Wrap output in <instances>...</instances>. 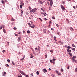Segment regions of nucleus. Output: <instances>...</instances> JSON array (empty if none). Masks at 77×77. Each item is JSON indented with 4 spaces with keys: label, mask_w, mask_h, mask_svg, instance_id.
I'll list each match as a JSON object with an SVG mask.
<instances>
[{
    "label": "nucleus",
    "mask_w": 77,
    "mask_h": 77,
    "mask_svg": "<svg viewBox=\"0 0 77 77\" xmlns=\"http://www.w3.org/2000/svg\"><path fill=\"white\" fill-rule=\"evenodd\" d=\"M29 9H30V10H31V9H32V8L30 7V6H29Z\"/></svg>",
    "instance_id": "obj_38"
},
{
    "label": "nucleus",
    "mask_w": 77,
    "mask_h": 77,
    "mask_svg": "<svg viewBox=\"0 0 77 77\" xmlns=\"http://www.w3.org/2000/svg\"><path fill=\"white\" fill-rule=\"evenodd\" d=\"M52 19H53V20H55V17L54 16H53L52 17Z\"/></svg>",
    "instance_id": "obj_32"
},
{
    "label": "nucleus",
    "mask_w": 77,
    "mask_h": 77,
    "mask_svg": "<svg viewBox=\"0 0 77 77\" xmlns=\"http://www.w3.org/2000/svg\"><path fill=\"white\" fill-rule=\"evenodd\" d=\"M7 61L9 63H10L11 62V60H10L8 59L7 60Z\"/></svg>",
    "instance_id": "obj_21"
},
{
    "label": "nucleus",
    "mask_w": 77,
    "mask_h": 77,
    "mask_svg": "<svg viewBox=\"0 0 77 77\" xmlns=\"http://www.w3.org/2000/svg\"><path fill=\"white\" fill-rule=\"evenodd\" d=\"M61 8L62 9V10H65V8H64L63 7H62Z\"/></svg>",
    "instance_id": "obj_33"
},
{
    "label": "nucleus",
    "mask_w": 77,
    "mask_h": 77,
    "mask_svg": "<svg viewBox=\"0 0 77 77\" xmlns=\"http://www.w3.org/2000/svg\"><path fill=\"white\" fill-rule=\"evenodd\" d=\"M28 24H29V26H31V24H30V23H28Z\"/></svg>",
    "instance_id": "obj_48"
},
{
    "label": "nucleus",
    "mask_w": 77,
    "mask_h": 77,
    "mask_svg": "<svg viewBox=\"0 0 77 77\" xmlns=\"http://www.w3.org/2000/svg\"><path fill=\"white\" fill-rule=\"evenodd\" d=\"M44 33H46V30H44Z\"/></svg>",
    "instance_id": "obj_28"
},
{
    "label": "nucleus",
    "mask_w": 77,
    "mask_h": 77,
    "mask_svg": "<svg viewBox=\"0 0 77 77\" xmlns=\"http://www.w3.org/2000/svg\"><path fill=\"white\" fill-rule=\"evenodd\" d=\"M20 4L21 5H22V6H24V3L21 2L20 3Z\"/></svg>",
    "instance_id": "obj_17"
},
{
    "label": "nucleus",
    "mask_w": 77,
    "mask_h": 77,
    "mask_svg": "<svg viewBox=\"0 0 77 77\" xmlns=\"http://www.w3.org/2000/svg\"><path fill=\"white\" fill-rule=\"evenodd\" d=\"M77 58V57L76 56H74L73 57H71V60H75V58Z\"/></svg>",
    "instance_id": "obj_2"
},
{
    "label": "nucleus",
    "mask_w": 77,
    "mask_h": 77,
    "mask_svg": "<svg viewBox=\"0 0 77 77\" xmlns=\"http://www.w3.org/2000/svg\"><path fill=\"white\" fill-rule=\"evenodd\" d=\"M68 49H70V48H71V47H70V46H68L67 47Z\"/></svg>",
    "instance_id": "obj_26"
},
{
    "label": "nucleus",
    "mask_w": 77,
    "mask_h": 77,
    "mask_svg": "<svg viewBox=\"0 0 77 77\" xmlns=\"http://www.w3.org/2000/svg\"><path fill=\"white\" fill-rule=\"evenodd\" d=\"M55 72H56V73H57V74H58V73H59V71H57V70L55 71Z\"/></svg>",
    "instance_id": "obj_22"
},
{
    "label": "nucleus",
    "mask_w": 77,
    "mask_h": 77,
    "mask_svg": "<svg viewBox=\"0 0 77 77\" xmlns=\"http://www.w3.org/2000/svg\"><path fill=\"white\" fill-rule=\"evenodd\" d=\"M67 69H69V66H68L67 67Z\"/></svg>",
    "instance_id": "obj_59"
},
{
    "label": "nucleus",
    "mask_w": 77,
    "mask_h": 77,
    "mask_svg": "<svg viewBox=\"0 0 77 77\" xmlns=\"http://www.w3.org/2000/svg\"><path fill=\"white\" fill-rule=\"evenodd\" d=\"M31 75H32V76H33V73L31 74Z\"/></svg>",
    "instance_id": "obj_47"
},
{
    "label": "nucleus",
    "mask_w": 77,
    "mask_h": 77,
    "mask_svg": "<svg viewBox=\"0 0 77 77\" xmlns=\"http://www.w3.org/2000/svg\"><path fill=\"white\" fill-rule=\"evenodd\" d=\"M13 29H14V30H17V28L16 27H14L13 28Z\"/></svg>",
    "instance_id": "obj_37"
},
{
    "label": "nucleus",
    "mask_w": 77,
    "mask_h": 77,
    "mask_svg": "<svg viewBox=\"0 0 77 77\" xmlns=\"http://www.w3.org/2000/svg\"><path fill=\"white\" fill-rule=\"evenodd\" d=\"M6 74V73L5 72H4V74L3 73V76H4V75H5V74Z\"/></svg>",
    "instance_id": "obj_14"
},
{
    "label": "nucleus",
    "mask_w": 77,
    "mask_h": 77,
    "mask_svg": "<svg viewBox=\"0 0 77 77\" xmlns=\"http://www.w3.org/2000/svg\"><path fill=\"white\" fill-rule=\"evenodd\" d=\"M2 3L3 4H4V1H2Z\"/></svg>",
    "instance_id": "obj_42"
},
{
    "label": "nucleus",
    "mask_w": 77,
    "mask_h": 77,
    "mask_svg": "<svg viewBox=\"0 0 77 77\" xmlns=\"http://www.w3.org/2000/svg\"><path fill=\"white\" fill-rule=\"evenodd\" d=\"M19 72L21 73V74H22V75H26L25 77H29V75H26V74L24 73V72H23L21 70H20L19 71Z\"/></svg>",
    "instance_id": "obj_1"
},
{
    "label": "nucleus",
    "mask_w": 77,
    "mask_h": 77,
    "mask_svg": "<svg viewBox=\"0 0 77 77\" xmlns=\"http://www.w3.org/2000/svg\"><path fill=\"white\" fill-rule=\"evenodd\" d=\"M39 19L41 21H42V19H41L40 18H39Z\"/></svg>",
    "instance_id": "obj_49"
},
{
    "label": "nucleus",
    "mask_w": 77,
    "mask_h": 77,
    "mask_svg": "<svg viewBox=\"0 0 77 77\" xmlns=\"http://www.w3.org/2000/svg\"><path fill=\"white\" fill-rule=\"evenodd\" d=\"M50 52H51V53H53V51L52 50H51V51H50Z\"/></svg>",
    "instance_id": "obj_43"
},
{
    "label": "nucleus",
    "mask_w": 77,
    "mask_h": 77,
    "mask_svg": "<svg viewBox=\"0 0 77 77\" xmlns=\"http://www.w3.org/2000/svg\"><path fill=\"white\" fill-rule=\"evenodd\" d=\"M12 64L13 65H15V64H14V62H12Z\"/></svg>",
    "instance_id": "obj_50"
},
{
    "label": "nucleus",
    "mask_w": 77,
    "mask_h": 77,
    "mask_svg": "<svg viewBox=\"0 0 77 77\" xmlns=\"http://www.w3.org/2000/svg\"><path fill=\"white\" fill-rule=\"evenodd\" d=\"M27 33H30V31L28 30V31H27Z\"/></svg>",
    "instance_id": "obj_30"
},
{
    "label": "nucleus",
    "mask_w": 77,
    "mask_h": 77,
    "mask_svg": "<svg viewBox=\"0 0 77 77\" xmlns=\"http://www.w3.org/2000/svg\"><path fill=\"white\" fill-rule=\"evenodd\" d=\"M3 31L4 32V33H6V30H5V29H3Z\"/></svg>",
    "instance_id": "obj_10"
},
{
    "label": "nucleus",
    "mask_w": 77,
    "mask_h": 77,
    "mask_svg": "<svg viewBox=\"0 0 77 77\" xmlns=\"http://www.w3.org/2000/svg\"><path fill=\"white\" fill-rule=\"evenodd\" d=\"M61 8H62L63 7V5H61Z\"/></svg>",
    "instance_id": "obj_44"
},
{
    "label": "nucleus",
    "mask_w": 77,
    "mask_h": 77,
    "mask_svg": "<svg viewBox=\"0 0 77 77\" xmlns=\"http://www.w3.org/2000/svg\"><path fill=\"white\" fill-rule=\"evenodd\" d=\"M67 51L69 52V53H71V51L69 49H67Z\"/></svg>",
    "instance_id": "obj_6"
},
{
    "label": "nucleus",
    "mask_w": 77,
    "mask_h": 77,
    "mask_svg": "<svg viewBox=\"0 0 77 77\" xmlns=\"http://www.w3.org/2000/svg\"><path fill=\"white\" fill-rule=\"evenodd\" d=\"M41 14H44V13L41 12Z\"/></svg>",
    "instance_id": "obj_64"
},
{
    "label": "nucleus",
    "mask_w": 77,
    "mask_h": 77,
    "mask_svg": "<svg viewBox=\"0 0 77 77\" xmlns=\"http://www.w3.org/2000/svg\"><path fill=\"white\" fill-rule=\"evenodd\" d=\"M61 71L62 72H63V69H61Z\"/></svg>",
    "instance_id": "obj_36"
},
{
    "label": "nucleus",
    "mask_w": 77,
    "mask_h": 77,
    "mask_svg": "<svg viewBox=\"0 0 77 77\" xmlns=\"http://www.w3.org/2000/svg\"><path fill=\"white\" fill-rule=\"evenodd\" d=\"M15 36H17L18 35H17V34H15Z\"/></svg>",
    "instance_id": "obj_61"
},
{
    "label": "nucleus",
    "mask_w": 77,
    "mask_h": 77,
    "mask_svg": "<svg viewBox=\"0 0 77 77\" xmlns=\"http://www.w3.org/2000/svg\"><path fill=\"white\" fill-rule=\"evenodd\" d=\"M69 54L70 56H72V54L71 53H69Z\"/></svg>",
    "instance_id": "obj_12"
},
{
    "label": "nucleus",
    "mask_w": 77,
    "mask_h": 77,
    "mask_svg": "<svg viewBox=\"0 0 77 77\" xmlns=\"http://www.w3.org/2000/svg\"><path fill=\"white\" fill-rule=\"evenodd\" d=\"M35 50H38V48H35Z\"/></svg>",
    "instance_id": "obj_58"
},
{
    "label": "nucleus",
    "mask_w": 77,
    "mask_h": 77,
    "mask_svg": "<svg viewBox=\"0 0 77 77\" xmlns=\"http://www.w3.org/2000/svg\"><path fill=\"white\" fill-rule=\"evenodd\" d=\"M30 58H32L33 57V56L31 54H30Z\"/></svg>",
    "instance_id": "obj_11"
},
{
    "label": "nucleus",
    "mask_w": 77,
    "mask_h": 77,
    "mask_svg": "<svg viewBox=\"0 0 77 77\" xmlns=\"http://www.w3.org/2000/svg\"><path fill=\"white\" fill-rule=\"evenodd\" d=\"M62 3L63 4V5H65V2L64 1H63L62 2Z\"/></svg>",
    "instance_id": "obj_27"
},
{
    "label": "nucleus",
    "mask_w": 77,
    "mask_h": 77,
    "mask_svg": "<svg viewBox=\"0 0 77 77\" xmlns=\"http://www.w3.org/2000/svg\"><path fill=\"white\" fill-rule=\"evenodd\" d=\"M75 70V71H76V72H77V68H76Z\"/></svg>",
    "instance_id": "obj_55"
},
{
    "label": "nucleus",
    "mask_w": 77,
    "mask_h": 77,
    "mask_svg": "<svg viewBox=\"0 0 77 77\" xmlns=\"http://www.w3.org/2000/svg\"><path fill=\"white\" fill-rule=\"evenodd\" d=\"M2 28H3V29H5V26H2Z\"/></svg>",
    "instance_id": "obj_35"
},
{
    "label": "nucleus",
    "mask_w": 77,
    "mask_h": 77,
    "mask_svg": "<svg viewBox=\"0 0 77 77\" xmlns=\"http://www.w3.org/2000/svg\"><path fill=\"white\" fill-rule=\"evenodd\" d=\"M36 10H37V9L36 8H34V9H32V12L33 13H34L35 12H36Z\"/></svg>",
    "instance_id": "obj_3"
},
{
    "label": "nucleus",
    "mask_w": 77,
    "mask_h": 77,
    "mask_svg": "<svg viewBox=\"0 0 77 77\" xmlns=\"http://www.w3.org/2000/svg\"><path fill=\"white\" fill-rule=\"evenodd\" d=\"M49 24H51V21H50L49 22Z\"/></svg>",
    "instance_id": "obj_39"
},
{
    "label": "nucleus",
    "mask_w": 77,
    "mask_h": 77,
    "mask_svg": "<svg viewBox=\"0 0 77 77\" xmlns=\"http://www.w3.org/2000/svg\"><path fill=\"white\" fill-rule=\"evenodd\" d=\"M55 60H56L54 58H53L52 60L53 61H55Z\"/></svg>",
    "instance_id": "obj_40"
},
{
    "label": "nucleus",
    "mask_w": 77,
    "mask_h": 77,
    "mask_svg": "<svg viewBox=\"0 0 77 77\" xmlns=\"http://www.w3.org/2000/svg\"><path fill=\"white\" fill-rule=\"evenodd\" d=\"M30 27H31V28H32V29H34V27L31 25L30 26Z\"/></svg>",
    "instance_id": "obj_25"
},
{
    "label": "nucleus",
    "mask_w": 77,
    "mask_h": 77,
    "mask_svg": "<svg viewBox=\"0 0 77 77\" xmlns=\"http://www.w3.org/2000/svg\"><path fill=\"white\" fill-rule=\"evenodd\" d=\"M43 15H44L45 16H46V15H47V14L45 13H44Z\"/></svg>",
    "instance_id": "obj_24"
},
{
    "label": "nucleus",
    "mask_w": 77,
    "mask_h": 77,
    "mask_svg": "<svg viewBox=\"0 0 77 77\" xmlns=\"http://www.w3.org/2000/svg\"><path fill=\"white\" fill-rule=\"evenodd\" d=\"M23 5H20V7L21 8H21H22V7H23Z\"/></svg>",
    "instance_id": "obj_20"
},
{
    "label": "nucleus",
    "mask_w": 77,
    "mask_h": 77,
    "mask_svg": "<svg viewBox=\"0 0 77 77\" xmlns=\"http://www.w3.org/2000/svg\"><path fill=\"white\" fill-rule=\"evenodd\" d=\"M54 30V29H53V28H51V30Z\"/></svg>",
    "instance_id": "obj_60"
},
{
    "label": "nucleus",
    "mask_w": 77,
    "mask_h": 77,
    "mask_svg": "<svg viewBox=\"0 0 77 77\" xmlns=\"http://www.w3.org/2000/svg\"><path fill=\"white\" fill-rule=\"evenodd\" d=\"M21 14H23V10H21Z\"/></svg>",
    "instance_id": "obj_19"
},
{
    "label": "nucleus",
    "mask_w": 77,
    "mask_h": 77,
    "mask_svg": "<svg viewBox=\"0 0 77 77\" xmlns=\"http://www.w3.org/2000/svg\"><path fill=\"white\" fill-rule=\"evenodd\" d=\"M5 66L7 67H8L9 66V65L8 64H6L5 65Z\"/></svg>",
    "instance_id": "obj_23"
},
{
    "label": "nucleus",
    "mask_w": 77,
    "mask_h": 77,
    "mask_svg": "<svg viewBox=\"0 0 77 77\" xmlns=\"http://www.w3.org/2000/svg\"><path fill=\"white\" fill-rule=\"evenodd\" d=\"M72 47H75V45H74V44L72 45Z\"/></svg>",
    "instance_id": "obj_34"
},
{
    "label": "nucleus",
    "mask_w": 77,
    "mask_h": 77,
    "mask_svg": "<svg viewBox=\"0 0 77 77\" xmlns=\"http://www.w3.org/2000/svg\"><path fill=\"white\" fill-rule=\"evenodd\" d=\"M73 8H74V9H75V6H73Z\"/></svg>",
    "instance_id": "obj_41"
},
{
    "label": "nucleus",
    "mask_w": 77,
    "mask_h": 77,
    "mask_svg": "<svg viewBox=\"0 0 77 77\" xmlns=\"http://www.w3.org/2000/svg\"><path fill=\"white\" fill-rule=\"evenodd\" d=\"M18 77H22V75H21V74H19L17 76Z\"/></svg>",
    "instance_id": "obj_8"
},
{
    "label": "nucleus",
    "mask_w": 77,
    "mask_h": 77,
    "mask_svg": "<svg viewBox=\"0 0 77 77\" xmlns=\"http://www.w3.org/2000/svg\"><path fill=\"white\" fill-rule=\"evenodd\" d=\"M24 57H23L22 58V59H20L21 60H24Z\"/></svg>",
    "instance_id": "obj_31"
},
{
    "label": "nucleus",
    "mask_w": 77,
    "mask_h": 77,
    "mask_svg": "<svg viewBox=\"0 0 77 77\" xmlns=\"http://www.w3.org/2000/svg\"><path fill=\"white\" fill-rule=\"evenodd\" d=\"M59 33H59V32H57V34H58V35H59Z\"/></svg>",
    "instance_id": "obj_62"
},
{
    "label": "nucleus",
    "mask_w": 77,
    "mask_h": 77,
    "mask_svg": "<svg viewBox=\"0 0 77 77\" xmlns=\"http://www.w3.org/2000/svg\"><path fill=\"white\" fill-rule=\"evenodd\" d=\"M38 3L40 4H42V3H43V2H42V1H38Z\"/></svg>",
    "instance_id": "obj_7"
},
{
    "label": "nucleus",
    "mask_w": 77,
    "mask_h": 77,
    "mask_svg": "<svg viewBox=\"0 0 77 77\" xmlns=\"http://www.w3.org/2000/svg\"><path fill=\"white\" fill-rule=\"evenodd\" d=\"M50 62H51V63L52 62V60H50Z\"/></svg>",
    "instance_id": "obj_51"
},
{
    "label": "nucleus",
    "mask_w": 77,
    "mask_h": 77,
    "mask_svg": "<svg viewBox=\"0 0 77 77\" xmlns=\"http://www.w3.org/2000/svg\"><path fill=\"white\" fill-rule=\"evenodd\" d=\"M54 39L55 41H57V40H56V38H54Z\"/></svg>",
    "instance_id": "obj_56"
},
{
    "label": "nucleus",
    "mask_w": 77,
    "mask_h": 77,
    "mask_svg": "<svg viewBox=\"0 0 77 77\" xmlns=\"http://www.w3.org/2000/svg\"><path fill=\"white\" fill-rule=\"evenodd\" d=\"M56 26H57V27H59V25H58V24H57L56 25Z\"/></svg>",
    "instance_id": "obj_53"
},
{
    "label": "nucleus",
    "mask_w": 77,
    "mask_h": 77,
    "mask_svg": "<svg viewBox=\"0 0 77 77\" xmlns=\"http://www.w3.org/2000/svg\"><path fill=\"white\" fill-rule=\"evenodd\" d=\"M52 5H53V2L52 1H50V6H52Z\"/></svg>",
    "instance_id": "obj_9"
},
{
    "label": "nucleus",
    "mask_w": 77,
    "mask_h": 77,
    "mask_svg": "<svg viewBox=\"0 0 77 77\" xmlns=\"http://www.w3.org/2000/svg\"><path fill=\"white\" fill-rule=\"evenodd\" d=\"M57 74L58 75H61V73L60 72L58 73Z\"/></svg>",
    "instance_id": "obj_16"
},
{
    "label": "nucleus",
    "mask_w": 77,
    "mask_h": 77,
    "mask_svg": "<svg viewBox=\"0 0 77 77\" xmlns=\"http://www.w3.org/2000/svg\"><path fill=\"white\" fill-rule=\"evenodd\" d=\"M70 29L71 30L72 29V30H74V29H73V28H72V27H70Z\"/></svg>",
    "instance_id": "obj_29"
},
{
    "label": "nucleus",
    "mask_w": 77,
    "mask_h": 77,
    "mask_svg": "<svg viewBox=\"0 0 77 77\" xmlns=\"http://www.w3.org/2000/svg\"><path fill=\"white\" fill-rule=\"evenodd\" d=\"M42 71L44 73H45V72H47V70L45 69H43Z\"/></svg>",
    "instance_id": "obj_4"
},
{
    "label": "nucleus",
    "mask_w": 77,
    "mask_h": 77,
    "mask_svg": "<svg viewBox=\"0 0 77 77\" xmlns=\"http://www.w3.org/2000/svg\"><path fill=\"white\" fill-rule=\"evenodd\" d=\"M47 55H45V58H47Z\"/></svg>",
    "instance_id": "obj_46"
},
{
    "label": "nucleus",
    "mask_w": 77,
    "mask_h": 77,
    "mask_svg": "<svg viewBox=\"0 0 77 77\" xmlns=\"http://www.w3.org/2000/svg\"><path fill=\"white\" fill-rule=\"evenodd\" d=\"M44 20L45 21H47V19L46 18H45Z\"/></svg>",
    "instance_id": "obj_57"
},
{
    "label": "nucleus",
    "mask_w": 77,
    "mask_h": 77,
    "mask_svg": "<svg viewBox=\"0 0 77 77\" xmlns=\"http://www.w3.org/2000/svg\"><path fill=\"white\" fill-rule=\"evenodd\" d=\"M2 52L3 53H5V50H4L2 51Z\"/></svg>",
    "instance_id": "obj_52"
},
{
    "label": "nucleus",
    "mask_w": 77,
    "mask_h": 77,
    "mask_svg": "<svg viewBox=\"0 0 77 77\" xmlns=\"http://www.w3.org/2000/svg\"><path fill=\"white\" fill-rule=\"evenodd\" d=\"M37 75H39V71H37L36 72Z\"/></svg>",
    "instance_id": "obj_13"
},
{
    "label": "nucleus",
    "mask_w": 77,
    "mask_h": 77,
    "mask_svg": "<svg viewBox=\"0 0 77 77\" xmlns=\"http://www.w3.org/2000/svg\"><path fill=\"white\" fill-rule=\"evenodd\" d=\"M72 50H73V51H75V48H72Z\"/></svg>",
    "instance_id": "obj_18"
},
{
    "label": "nucleus",
    "mask_w": 77,
    "mask_h": 77,
    "mask_svg": "<svg viewBox=\"0 0 77 77\" xmlns=\"http://www.w3.org/2000/svg\"><path fill=\"white\" fill-rule=\"evenodd\" d=\"M72 62H73L75 63H77V61L75 60H72Z\"/></svg>",
    "instance_id": "obj_5"
},
{
    "label": "nucleus",
    "mask_w": 77,
    "mask_h": 77,
    "mask_svg": "<svg viewBox=\"0 0 77 77\" xmlns=\"http://www.w3.org/2000/svg\"><path fill=\"white\" fill-rule=\"evenodd\" d=\"M18 39H19V41H21V37L20 36V37H19L18 38Z\"/></svg>",
    "instance_id": "obj_15"
},
{
    "label": "nucleus",
    "mask_w": 77,
    "mask_h": 77,
    "mask_svg": "<svg viewBox=\"0 0 77 77\" xmlns=\"http://www.w3.org/2000/svg\"><path fill=\"white\" fill-rule=\"evenodd\" d=\"M51 76H52V77H54V75H51Z\"/></svg>",
    "instance_id": "obj_63"
},
{
    "label": "nucleus",
    "mask_w": 77,
    "mask_h": 77,
    "mask_svg": "<svg viewBox=\"0 0 77 77\" xmlns=\"http://www.w3.org/2000/svg\"><path fill=\"white\" fill-rule=\"evenodd\" d=\"M61 8H62L63 7V5H61Z\"/></svg>",
    "instance_id": "obj_45"
},
{
    "label": "nucleus",
    "mask_w": 77,
    "mask_h": 77,
    "mask_svg": "<svg viewBox=\"0 0 77 77\" xmlns=\"http://www.w3.org/2000/svg\"><path fill=\"white\" fill-rule=\"evenodd\" d=\"M41 10H42V11H43V12H44V9H43L41 8Z\"/></svg>",
    "instance_id": "obj_54"
}]
</instances>
